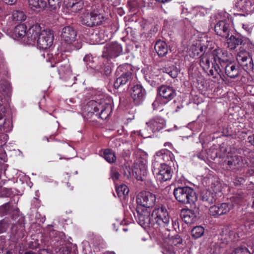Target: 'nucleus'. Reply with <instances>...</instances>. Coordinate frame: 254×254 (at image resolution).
Listing matches in <instances>:
<instances>
[{
	"mask_svg": "<svg viewBox=\"0 0 254 254\" xmlns=\"http://www.w3.org/2000/svg\"><path fill=\"white\" fill-rule=\"evenodd\" d=\"M26 43L31 44L37 40V46L39 48L46 50L53 44L54 34L51 30H41L39 24H36L29 29L27 33Z\"/></svg>",
	"mask_w": 254,
	"mask_h": 254,
	"instance_id": "obj_1",
	"label": "nucleus"
},
{
	"mask_svg": "<svg viewBox=\"0 0 254 254\" xmlns=\"http://www.w3.org/2000/svg\"><path fill=\"white\" fill-rule=\"evenodd\" d=\"M173 194L176 200L183 204L194 203L197 199L195 191L189 187L175 188L174 190Z\"/></svg>",
	"mask_w": 254,
	"mask_h": 254,
	"instance_id": "obj_2",
	"label": "nucleus"
},
{
	"mask_svg": "<svg viewBox=\"0 0 254 254\" xmlns=\"http://www.w3.org/2000/svg\"><path fill=\"white\" fill-rule=\"evenodd\" d=\"M152 171L156 177L160 182L170 180L172 177V171L171 167L165 164L154 161L152 163Z\"/></svg>",
	"mask_w": 254,
	"mask_h": 254,
	"instance_id": "obj_3",
	"label": "nucleus"
},
{
	"mask_svg": "<svg viewBox=\"0 0 254 254\" xmlns=\"http://www.w3.org/2000/svg\"><path fill=\"white\" fill-rule=\"evenodd\" d=\"M91 106L92 111L90 112L95 114L102 120L106 119L112 112V106L110 103H99L92 101L89 102L88 107Z\"/></svg>",
	"mask_w": 254,
	"mask_h": 254,
	"instance_id": "obj_4",
	"label": "nucleus"
},
{
	"mask_svg": "<svg viewBox=\"0 0 254 254\" xmlns=\"http://www.w3.org/2000/svg\"><path fill=\"white\" fill-rule=\"evenodd\" d=\"M104 20V16L97 9L84 13L81 19L83 24L89 27L100 25Z\"/></svg>",
	"mask_w": 254,
	"mask_h": 254,
	"instance_id": "obj_5",
	"label": "nucleus"
},
{
	"mask_svg": "<svg viewBox=\"0 0 254 254\" xmlns=\"http://www.w3.org/2000/svg\"><path fill=\"white\" fill-rule=\"evenodd\" d=\"M154 220V225L157 224L161 227H166L170 223V218L167 209L161 207L155 208L151 214Z\"/></svg>",
	"mask_w": 254,
	"mask_h": 254,
	"instance_id": "obj_6",
	"label": "nucleus"
},
{
	"mask_svg": "<svg viewBox=\"0 0 254 254\" xmlns=\"http://www.w3.org/2000/svg\"><path fill=\"white\" fill-rule=\"evenodd\" d=\"M228 47L231 50H234L239 45H241V49L244 48H253L254 45L251 40L241 35H231L227 39Z\"/></svg>",
	"mask_w": 254,
	"mask_h": 254,
	"instance_id": "obj_7",
	"label": "nucleus"
},
{
	"mask_svg": "<svg viewBox=\"0 0 254 254\" xmlns=\"http://www.w3.org/2000/svg\"><path fill=\"white\" fill-rule=\"evenodd\" d=\"M250 48H244L240 49L237 54V60L239 64L243 67L246 71H251L254 68V64L252 59V55L246 50Z\"/></svg>",
	"mask_w": 254,
	"mask_h": 254,
	"instance_id": "obj_8",
	"label": "nucleus"
},
{
	"mask_svg": "<svg viewBox=\"0 0 254 254\" xmlns=\"http://www.w3.org/2000/svg\"><path fill=\"white\" fill-rule=\"evenodd\" d=\"M156 201L155 195L149 191H141L136 197L137 203L144 207H151L154 205Z\"/></svg>",
	"mask_w": 254,
	"mask_h": 254,
	"instance_id": "obj_9",
	"label": "nucleus"
},
{
	"mask_svg": "<svg viewBox=\"0 0 254 254\" xmlns=\"http://www.w3.org/2000/svg\"><path fill=\"white\" fill-rule=\"evenodd\" d=\"M76 36V31L71 26H66L62 29L61 38L66 44L70 45L75 42Z\"/></svg>",
	"mask_w": 254,
	"mask_h": 254,
	"instance_id": "obj_10",
	"label": "nucleus"
},
{
	"mask_svg": "<svg viewBox=\"0 0 254 254\" xmlns=\"http://www.w3.org/2000/svg\"><path fill=\"white\" fill-rule=\"evenodd\" d=\"M182 244V239L179 236H176L170 239L168 245L165 247L163 254H176L179 245Z\"/></svg>",
	"mask_w": 254,
	"mask_h": 254,
	"instance_id": "obj_11",
	"label": "nucleus"
},
{
	"mask_svg": "<svg viewBox=\"0 0 254 254\" xmlns=\"http://www.w3.org/2000/svg\"><path fill=\"white\" fill-rule=\"evenodd\" d=\"M232 208V204L223 203L218 206L213 205L210 207L209 208V212L211 215L214 216H219L227 213Z\"/></svg>",
	"mask_w": 254,
	"mask_h": 254,
	"instance_id": "obj_12",
	"label": "nucleus"
},
{
	"mask_svg": "<svg viewBox=\"0 0 254 254\" xmlns=\"http://www.w3.org/2000/svg\"><path fill=\"white\" fill-rule=\"evenodd\" d=\"M137 219L139 225L144 228L154 225V220L147 210H143L141 212H138Z\"/></svg>",
	"mask_w": 254,
	"mask_h": 254,
	"instance_id": "obj_13",
	"label": "nucleus"
},
{
	"mask_svg": "<svg viewBox=\"0 0 254 254\" xmlns=\"http://www.w3.org/2000/svg\"><path fill=\"white\" fill-rule=\"evenodd\" d=\"M159 94L161 97L168 102L176 96V90L173 87L167 85H162L158 89Z\"/></svg>",
	"mask_w": 254,
	"mask_h": 254,
	"instance_id": "obj_14",
	"label": "nucleus"
},
{
	"mask_svg": "<svg viewBox=\"0 0 254 254\" xmlns=\"http://www.w3.org/2000/svg\"><path fill=\"white\" fill-rule=\"evenodd\" d=\"M130 94L135 104H138L144 99L145 91L141 85H136L132 88Z\"/></svg>",
	"mask_w": 254,
	"mask_h": 254,
	"instance_id": "obj_15",
	"label": "nucleus"
},
{
	"mask_svg": "<svg viewBox=\"0 0 254 254\" xmlns=\"http://www.w3.org/2000/svg\"><path fill=\"white\" fill-rule=\"evenodd\" d=\"M211 54L213 57L215 62L216 63H218L222 67L223 64L228 62V53L226 51L220 48H217L214 50Z\"/></svg>",
	"mask_w": 254,
	"mask_h": 254,
	"instance_id": "obj_16",
	"label": "nucleus"
},
{
	"mask_svg": "<svg viewBox=\"0 0 254 254\" xmlns=\"http://www.w3.org/2000/svg\"><path fill=\"white\" fill-rule=\"evenodd\" d=\"M135 170L136 179L137 180L143 181L144 177L147 174V161L145 160H139L136 163Z\"/></svg>",
	"mask_w": 254,
	"mask_h": 254,
	"instance_id": "obj_17",
	"label": "nucleus"
},
{
	"mask_svg": "<svg viewBox=\"0 0 254 254\" xmlns=\"http://www.w3.org/2000/svg\"><path fill=\"white\" fill-rule=\"evenodd\" d=\"M122 51L120 45L114 43L108 46L103 52V57H107L108 58H115L119 55Z\"/></svg>",
	"mask_w": 254,
	"mask_h": 254,
	"instance_id": "obj_18",
	"label": "nucleus"
},
{
	"mask_svg": "<svg viewBox=\"0 0 254 254\" xmlns=\"http://www.w3.org/2000/svg\"><path fill=\"white\" fill-rule=\"evenodd\" d=\"M132 78V72L130 71L123 72L114 82V87L118 89L119 87L130 83Z\"/></svg>",
	"mask_w": 254,
	"mask_h": 254,
	"instance_id": "obj_19",
	"label": "nucleus"
},
{
	"mask_svg": "<svg viewBox=\"0 0 254 254\" xmlns=\"http://www.w3.org/2000/svg\"><path fill=\"white\" fill-rule=\"evenodd\" d=\"M181 217L184 222L188 224H191L197 220V213L189 209H183Z\"/></svg>",
	"mask_w": 254,
	"mask_h": 254,
	"instance_id": "obj_20",
	"label": "nucleus"
},
{
	"mask_svg": "<svg viewBox=\"0 0 254 254\" xmlns=\"http://www.w3.org/2000/svg\"><path fill=\"white\" fill-rule=\"evenodd\" d=\"M229 24L225 21H220L215 26V31L218 35L226 38L229 35Z\"/></svg>",
	"mask_w": 254,
	"mask_h": 254,
	"instance_id": "obj_21",
	"label": "nucleus"
},
{
	"mask_svg": "<svg viewBox=\"0 0 254 254\" xmlns=\"http://www.w3.org/2000/svg\"><path fill=\"white\" fill-rule=\"evenodd\" d=\"M146 124L153 132H156L164 128L165 126V121L162 118L156 117Z\"/></svg>",
	"mask_w": 254,
	"mask_h": 254,
	"instance_id": "obj_22",
	"label": "nucleus"
},
{
	"mask_svg": "<svg viewBox=\"0 0 254 254\" xmlns=\"http://www.w3.org/2000/svg\"><path fill=\"white\" fill-rule=\"evenodd\" d=\"M236 7L243 11H254V0H238Z\"/></svg>",
	"mask_w": 254,
	"mask_h": 254,
	"instance_id": "obj_23",
	"label": "nucleus"
},
{
	"mask_svg": "<svg viewBox=\"0 0 254 254\" xmlns=\"http://www.w3.org/2000/svg\"><path fill=\"white\" fill-rule=\"evenodd\" d=\"M200 199L205 205H210L216 200V193L214 191L208 190H204L201 193Z\"/></svg>",
	"mask_w": 254,
	"mask_h": 254,
	"instance_id": "obj_24",
	"label": "nucleus"
},
{
	"mask_svg": "<svg viewBox=\"0 0 254 254\" xmlns=\"http://www.w3.org/2000/svg\"><path fill=\"white\" fill-rule=\"evenodd\" d=\"M225 71L226 75L232 78H235L239 75V68L235 64L229 62L225 64Z\"/></svg>",
	"mask_w": 254,
	"mask_h": 254,
	"instance_id": "obj_25",
	"label": "nucleus"
},
{
	"mask_svg": "<svg viewBox=\"0 0 254 254\" xmlns=\"http://www.w3.org/2000/svg\"><path fill=\"white\" fill-rule=\"evenodd\" d=\"M84 6L83 0H69L67 4V8L72 12L77 13L82 10Z\"/></svg>",
	"mask_w": 254,
	"mask_h": 254,
	"instance_id": "obj_26",
	"label": "nucleus"
},
{
	"mask_svg": "<svg viewBox=\"0 0 254 254\" xmlns=\"http://www.w3.org/2000/svg\"><path fill=\"white\" fill-rule=\"evenodd\" d=\"M30 7L33 10L40 12L47 6V2L44 0H28Z\"/></svg>",
	"mask_w": 254,
	"mask_h": 254,
	"instance_id": "obj_27",
	"label": "nucleus"
},
{
	"mask_svg": "<svg viewBox=\"0 0 254 254\" xmlns=\"http://www.w3.org/2000/svg\"><path fill=\"white\" fill-rule=\"evenodd\" d=\"M26 26L24 24H21L17 25L13 31V34L16 37L19 38H24V42L26 43L27 33V32L26 33Z\"/></svg>",
	"mask_w": 254,
	"mask_h": 254,
	"instance_id": "obj_28",
	"label": "nucleus"
},
{
	"mask_svg": "<svg viewBox=\"0 0 254 254\" xmlns=\"http://www.w3.org/2000/svg\"><path fill=\"white\" fill-rule=\"evenodd\" d=\"M155 50L159 56L163 57L168 53V48L167 44L163 41H158L154 47Z\"/></svg>",
	"mask_w": 254,
	"mask_h": 254,
	"instance_id": "obj_29",
	"label": "nucleus"
},
{
	"mask_svg": "<svg viewBox=\"0 0 254 254\" xmlns=\"http://www.w3.org/2000/svg\"><path fill=\"white\" fill-rule=\"evenodd\" d=\"M211 54L206 53L199 57V64L204 70H208L210 66V57Z\"/></svg>",
	"mask_w": 254,
	"mask_h": 254,
	"instance_id": "obj_30",
	"label": "nucleus"
},
{
	"mask_svg": "<svg viewBox=\"0 0 254 254\" xmlns=\"http://www.w3.org/2000/svg\"><path fill=\"white\" fill-rule=\"evenodd\" d=\"M225 161H226V160ZM242 160L241 156L234 155L231 157L228 156L227 163L230 168H238L242 165Z\"/></svg>",
	"mask_w": 254,
	"mask_h": 254,
	"instance_id": "obj_31",
	"label": "nucleus"
},
{
	"mask_svg": "<svg viewBox=\"0 0 254 254\" xmlns=\"http://www.w3.org/2000/svg\"><path fill=\"white\" fill-rule=\"evenodd\" d=\"M103 156L105 159L109 163H113L117 160L115 153L109 149H105L104 151Z\"/></svg>",
	"mask_w": 254,
	"mask_h": 254,
	"instance_id": "obj_32",
	"label": "nucleus"
},
{
	"mask_svg": "<svg viewBox=\"0 0 254 254\" xmlns=\"http://www.w3.org/2000/svg\"><path fill=\"white\" fill-rule=\"evenodd\" d=\"M26 18V16L22 11L15 10L12 13V19L16 22L24 21Z\"/></svg>",
	"mask_w": 254,
	"mask_h": 254,
	"instance_id": "obj_33",
	"label": "nucleus"
},
{
	"mask_svg": "<svg viewBox=\"0 0 254 254\" xmlns=\"http://www.w3.org/2000/svg\"><path fill=\"white\" fill-rule=\"evenodd\" d=\"M204 233V228L201 226L194 227L191 231V236L194 239H198L203 236Z\"/></svg>",
	"mask_w": 254,
	"mask_h": 254,
	"instance_id": "obj_34",
	"label": "nucleus"
},
{
	"mask_svg": "<svg viewBox=\"0 0 254 254\" xmlns=\"http://www.w3.org/2000/svg\"><path fill=\"white\" fill-rule=\"evenodd\" d=\"M116 192L119 197L125 196L128 193L129 189L125 185H121L116 188Z\"/></svg>",
	"mask_w": 254,
	"mask_h": 254,
	"instance_id": "obj_35",
	"label": "nucleus"
},
{
	"mask_svg": "<svg viewBox=\"0 0 254 254\" xmlns=\"http://www.w3.org/2000/svg\"><path fill=\"white\" fill-rule=\"evenodd\" d=\"M110 176L113 181L115 182L116 181L119 180L121 175L116 168L114 167H111L110 171Z\"/></svg>",
	"mask_w": 254,
	"mask_h": 254,
	"instance_id": "obj_36",
	"label": "nucleus"
},
{
	"mask_svg": "<svg viewBox=\"0 0 254 254\" xmlns=\"http://www.w3.org/2000/svg\"><path fill=\"white\" fill-rule=\"evenodd\" d=\"M62 0H48L49 8L51 10H56L60 8Z\"/></svg>",
	"mask_w": 254,
	"mask_h": 254,
	"instance_id": "obj_37",
	"label": "nucleus"
},
{
	"mask_svg": "<svg viewBox=\"0 0 254 254\" xmlns=\"http://www.w3.org/2000/svg\"><path fill=\"white\" fill-rule=\"evenodd\" d=\"M190 51L192 52V54L190 55V56L195 58L196 56H198L200 52L203 51V47L202 46L197 47L196 46H192Z\"/></svg>",
	"mask_w": 254,
	"mask_h": 254,
	"instance_id": "obj_38",
	"label": "nucleus"
},
{
	"mask_svg": "<svg viewBox=\"0 0 254 254\" xmlns=\"http://www.w3.org/2000/svg\"><path fill=\"white\" fill-rule=\"evenodd\" d=\"M124 175L127 179H130L132 175H133V171L132 169L128 166L125 165L123 167Z\"/></svg>",
	"mask_w": 254,
	"mask_h": 254,
	"instance_id": "obj_39",
	"label": "nucleus"
},
{
	"mask_svg": "<svg viewBox=\"0 0 254 254\" xmlns=\"http://www.w3.org/2000/svg\"><path fill=\"white\" fill-rule=\"evenodd\" d=\"M2 90L5 93H8L11 90V86L9 83L7 81H2L0 84Z\"/></svg>",
	"mask_w": 254,
	"mask_h": 254,
	"instance_id": "obj_40",
	"label": "nucleus"
},
{
	"mask_svg": "<svg viewBox=\"0 0 254 254\" xmlns=\"http://www.w3.org/2000/svg\"><path fill=\"white\" fill-rule=\"evenodd\" d=\"M228 237H225L226 242L228 243L229 241H234L236 239V233L231 230L229 227V233H228Z\"/></svg>",
	"mask_w": 254,
	"mask_h": 254,
	"instance_id": "obj_41",
	"label": "nucleus"
},
{
	"mask_svg": "<svg viewBox=\"0 0 254 254\" xmlns=\"http://www.w3.org/2000/svg\"><path fill=\"white\" fill-rule=\"evenodd\" d=\"M233 254H251V253L246 248L239 247L235 249Z\"/></svg>",
	"mask_w": 254,
	"mask_h": 254,
	"instance_id": "obj_42",
	"label": "nucleus"
},
{
	"mask_svg": "<svg viewBox=\"0 0 254 254\" xmlns=\"http://www.w3.org/2000/svg\"><path fill=\"white\" fill-rule=\"evenodd\" d=\"M245 228L249 230L254 229V220L253 219H248L244 223Z\"/></svg>",
	"mask_w": 254,
	"mask_h": 254,
	"instance_id": "obj_43",
	"label": "nucleus"
},
{
	"mask_svg": "<svg viewBox=\"0 0 254 254\" xmlns=\"http://www.w3.org/2000/svg\"><path fill=\"white\" fill-rule=\"evenodd\" d=\"M1 196L3 197H8L11 194V190L6 188L1 189Z\"/></svg>",
	"mask_w": 254,
	"mask_h": 254,
	"instance_id": "obj_44",
	"label": "nucleus"
},
{
	"mask_svg": "<svg viewBox=\"0 0 254 254\" xmlns=\"http://www.w3.org/2000/svg\"><path fill=\"white\" fill-rule=\"evenodd\" d=\"M168 71H167L168 74L172 78H175L178 75V72L176 69H173V70L168 69Z\"/></svg>",
	"mask_w": 254,
	"mask_h": 254,
	"instance_id": "obj_45",
	"label": "nucleus"
},
{
	"mask_svg": "<svg viewBox=\"0 0 254 254\" xmlns=\"http://www.w3.org/2000/svg\"><path fill=\"white\" fill-rule=\"evenodd\" d=\"M228 233H229V227H226L225 228L223 229L221 234L222 240L225 241V237H228Z\"/></svg>",
	"mask_w": 254,
	"mask_h": 254,
	"instance_id": "obj_46",
	"label": "nucleus"
},
{
	"mask_svg": "<svg viewBox=\"0 0 254 254\" xmlns=\"http://www.w3.org/2000/svg\"><path fill=\"white\" fill-rule=\"evenodd\" d=\"M69 70V65L68 63L66 64L64 67L62 65H61L59 71L62 72L64 73L65 71H67V70Z\"/></svg>",
	"mask_w": 254,
	"mask_h": 254,
	"instance_id": "obj_47",
	"label": "nucleus"
},
{
	"mask_svg": "<svg viewBox=\"0 0 254 254\" xmlns=\"http://www.w3.org/2000/svg\"><path fill=\"white\" fill-rule=\"evenodd\" d=\"M160 106V101L159 98H157L152 103V106L154 109H159Z\"/></svg>",
	"mask_w": 254,
	"mask_h": 254,
	"instance_id": "obj_48",
	"label": "nucleus"
},
{
	"mask_svg": "<svg viewBox=\"0 0 254 254\" xmlns=\"http://www.w3.org/2000/svg\"><path fill=\"white\" fill-rule=\"evenodd\" d=\"M5 108L2 106H0V120H1L3 118L5 114Z\"/></svg>",
	"mask_w": 254,
	"mask_h": 254,
	"instance_id": "obj_49",
	"label": "nucleus"
},
{
	"mask_svg": "<svg viewBox=\"0 0 254 254\" xmlns=\"http://www.w3.org/2000/svg\"><path fill=\"white\" fill-rule=\"evenodd\" d=\"M218 63H216V64H214V65H213V67L214 69V71L217 74H219V72L220 70V68H219V66L218 65Z\"/></svg>",
	"mask_w": 254,
	"mask_h": 254,
	"instance_id": "obj_50",
	"label": "nucleus"
},
{
	"mask_svg": "<svg viewBox=\"0 0 254 254\" xmlns=\"http://www.w3.org/2000/svg\"><path fill=\"white\" fill-rule=\"evenodd\" d=\"M6 3L12 5L16 3L17 0H3Z\"/></svg>",
	"mask_w": 254,
	"mask_h": 254,
	"instance_id": "obj_51",
	"label": "nucleus"
},
{
	"mask_svg": "<svg viewBox=\"0 0 254 254\" xmlns=\"http://www.w3.org/2000/svg\"><path fill=\"white\" fill-rule=\"evenodd\" d=\"M249 141L254 146V134L248 137Z\"/></svg>",
	"mask_w": 254,
	"mask_h": 254,
	"instance_id": "obj_52",
	"label": "nucleus"
},
{
	"mask_svg": "<svg viewBox=\"0 0 254 254\" xmlns=\"http://www.w3.org/2000/svg\"><path fill=\"white\" fill-rule=\"evenodd\" d=\"M208 74L216 77L217 73L215 72L214 70L210 69L209 71Z\"/></svg>",
	"mask_w": 254,
	"mask_h": 254,
	"instance_id": "obj_53",
	"label": "nucleus"
},
{
	"mask_svg": "<svg viewBox=\"0 0 254 254\" xmlns=\"http://www.w3.org/2000/svg\"><path fill=\"white\" fill-rule=\"evenodd\" d=\"M9 203H5L4 205L1 206L0 207V210H2L3 209H7V208H8L9 207Z\"/></svg>",
	"mask_w": 254,
	"mask_h": 254,
	"instance_id": "obj_54",
	"label": "nucleus"
},
{
	"mask_svg": "<svg viewBox=\"0 0 254 254\" xmlns=\"http://www.w3.org/2000/svg\"><path fill=\"white\" fill-rule=\"evenodd\" d=\"M90 56H89L88 55H86L84 58L83 60L85 62H88V61H90Z\"/></svg>",
	"mask_w": 254,
	"mask_h": 254,
	"instance_id": "obj_55",
	"label": "nucleus"
},
{
	"mask_svg": "<svg viewBox=\"0 0 254 254\" xmlns=\"http://www.w3.org/2000/svg\"><path fill=\"white\" fill-rule=\"evenodd\" d=\"M243 27L246 29V30L248 32H250L251 29L247 25H243Z\"/></svg>",
	"mask_w": 254,
	"mask_h": 254,
	"instance_id": "obj_56",
	"label": "nucleus"
},
{
	"mask_svg": "<svg viewBox=\"0 0 254 254\" xmlns=\"http://www.w3.org/2000/svg\"><path fill=\"white\" fill-rule=\"evenodd\" d=\"M238 181H239V183H237V181L235 182V183L237 185H239V184H241V183H243L244 182V179H242V178H240Z\"/></svg>",
	"mask_w": 254,
	"mask_h": 254,
	"instance_id": "obj_57",
	"label": "nucleus"
},
{
	"mask_svg": "<svg viewBox=\"0 0 254 254\" xmlns=\"http://www.w3.org/2000/svg\"><path fill=\"white\" fill-rule=\"evenodd\" d=\"M3 254H12V252L10 251L5 250L3 252Z\"/></svg>",
	"mask_w": 254,
	"mask_h": 254,
	"instance_id": "obj_58",
	"label": "nucleus"
},
{
	"mask_svg": "<svg viewBox=\"0 0 254 254\" xmlns=\"http://www.w3.org/2000/svg\"><path fill=\"white\" fill-rule=\"evenodd\" d=\"M24 254H36L32 251H29L25 252Z\"/></svg>",
	"mask_w": 254,
	"mask_h": 254,
	"instance_id": "obj_59",
	"label": "nucleus"
},
{
	"mask_svg": "<svg viewBox=\"0 0 254 254\" xmlns=\"http://www.w3.org/2000/svg\"><path fill=\"white\" fill-rule=\"evenodd\" d=\"M164 146H169V147H170V146H171V144L170 143H169V142H166L164 144Z\"/></svg>",
	"mask_w": 254,
	"mask_h": 254,
	"instance_id": "obj_60",
	"label": "nucleus"
},
{
	"mask_svg": "<svg viewBox=\"0 0 254 254\" xmlns=\"http://www.w3.org/2000/svg\"><path fill=\"white\" fill-rule=\"evenodd\" d=\"M144 22V21H142L141 24V26H142L143 28H145V26L143 25Z\"/></svg>",
	"mask_w": 254,
	"mask_h": 254,
	"instance_id": "obj_61",
	"label": "nucleus"
},
{
	"mask_svg": "<svg viewBox=\"0 0 254 254\" xmlns=\"http://www.w3.org/2000/svg\"><path fill=\"white\" fill-rule=\"evenodd\" d=\"M181 108V107H180V106H178L177 107V109L176 110V111L178 112V109H180Z\"/></svg>",
	"mask_w": 254,
	"mask_h": 254,
	"instance_id": "obj_62",
	"label": "nucleus"
},
{
	"mask_svg": "<svg viewBox=\"0 0 254 254\" xmlns=\"http://www.w3.org/2000/svg\"><path fill=\"white\" fill-rule=\"evenodd\" d=\"M123 68H124V67H119V68H118V70H119V69H120L121 71H123V70H122V69H123Z\"/></svg>",
	"mask_w": 254,
	"mask_h": 254,
	"instance_id": "obj_63",
	"label": "nucleus"
},
{
	"mask_svg": "<svg viewBox=\"0 0 254 254\" xmlns=\"http://www.w3.org/2000/svg\"><path fill=\"white\" fill-rule=\"evenodd\" d=\"M67 185L68 186V187L69 188L70 186V184L68 183H67Z\"/></svg>",
	"mask_w": 254,
	"mask_h": 254,
	"instance_id": "obj_64",
	"label": "nucleus"
}]
</instances>
